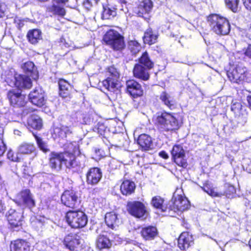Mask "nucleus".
I'll return each instance as SVG.
<instances>
[{
	"instance_id": "nucleus-1",
	"label": "nucleus",
	"mask_w": 251,
	"mask_h": 251,
	"mask_svg": "<svg viewBox=\"0 0 251 251\" xmlns=\"http://www.w3.org/2000/svg\"><path fill=\"white\" fill-rule=\"evenodd\" d=\"M207 21L211 30L218 35H227L230 30V25L227 19L217 14L208 17Z\"/></svg>"
},
{
	"instance_id": "nucleus-2",
	"label": "nucleus",
	"mask_w": 251,
	"mask_h": 251,
	"mask_svg": "<svg viewBox=\"0 0 251 251\" xmlns=\"http://www.w3.org/2000/svg\"><path fill=\"white\" fill-rule=\"evenodd\" d=\"M154 122L159 128L166 131L176 130L180 127L176 114L167 112L158 113Z\"/></svg>"
},
{
	"instance_id": "nucleus-3",
	"label": "nucleus",
	"mask_w": 251,
	"mask_h": 251,
	"mask_svg": "<svg viewBox=\"0 0 251 251\" xmlns=\"http://www.w3.org/2000/svg\"><path fill=\"white\" fill-rule=\"evenodd\" d=\"M5 81L9 85L19 89H29L32 85L31 79L28 76L18 74L13 69L10 70L6 74Z\"/></svg>"
},
{
	"instance_id": "nucleus-4",
	"label": "nucleus",
	"mask_w": 251,
	"mask_h": 251,
	"mask_svg": "<svg viewBox=\"0 0 251 251\" xmlns=\"http://www.w3.org/2000/svg\"><path fill=\"white\" fill-rule=\"evenodd\" d=\"M103 41L115 50H121L125 47L124 37L118 31L113 29L108 30L105 33Z\"/></svg>"
},
{
	"instance_id": "nucleus-5",
	"label": "nucleus",
	"mask_w": 251,
	"mask_h": 251,
	"mask_svg": "<svg viewBox=\"0 0 251 251\" xmlns=\"http://www.w3.org/2000/svg\"><path fill=\"white\" fill-rule=\"evenodd\" d=\"M66 217L68 223L74 228L83 227L88 222L86 214L80 210L69 211L66 213Z\"/></svg>"
},
{
	"instance_id": "nucleus-6",
	"label": "nucleus",
	"mask_w": 251,
	"mask_h": 251,
	"mask_svg": "<svg viewBox=\"0 0 251 251\" xmlns=\"http://www.w3.org/2000/svg\"><path fill=\"white\" fill-rule=\"evenodd\" d=\"M169 205L168 214L174 217L175 213L187 210L189 206V201L186 198L177 195L173 197Z\"/></svg>"
},
{
	"instance_id": "nucleus-7",
	"label": "nucleus",
	"mask_w": 251,
	"mask_h": 251,
	"mask_svg": "<svg viewBox=\"0 0 251 251\" xmlns=\"http://www.w3.org/2000/svg\"><path fill=\"white\" fill-rule=\"evenodd\" d=\"M127 210L132 216L144 220L148 215V212L145 204L139 201L128 202L127 204Z\"/></svg>"
},
{
	"instance_id": "nucleus-8",
	"label": "nucleus",
	"mask_w": 251,
	"mask_h": 251,
	"mask_svg": "<svg viewBox=\"0 0 251 251\" xmlns=\"http://www.w3.org/2000/svg\"><path fill=\"white\" fill-rule=\"evenodd\" d=\"M108 76L102 82V83L106 89L114 92L120 87V74L113 67L108 68Z\"/></svg>"
},
{
	"instance_id": "nucleus-9",
	"label": "nucleus",
	"mask_w": 251,
	"mask_h": 251,
	"mask_svg": "<svg viewBox=\"0 0 251 251\" xmlns=\"http://www.w3.org/2000/svg\"><path fill=\"white\" fill-rule=\"evenodd\" d=\"M247 71L246 67L242 64H238L232 70L228 71L227 75L231 82L238 83L246 79Z\"/></svg>"
},
{
	"instance_id": "nucleus-10",
	"label": "nucleus",
	"mask_w": 251,
	"mask_h": 251,
	"mask_svg": "<svg viewBox=\"0 0 251 251\" xmlns=\"http://www.w3.org/2000/svg\"><path fill=\"white\" fill-rule=\"evenodd\" d=\"M14 201L19 205L29 208L34 206L35 204L33 196L28 189H25L18 193Z\"/></svg>"
},
{
	"instance_id": "nucleus-11",
	"label": "nucleus",
	"mask_w": 251,
	"mask_h": 251,
	"mask_svg": "<svg viewBox=\"0 0 251 251\" xmlns=\"http://www.w3.org/2000/svg\"><path fill=\"white\" fill-rule=\"evenodd\" d=\"M62 203L65 206L74 208L78 204V198L75 192L73 190H66L61 196Z\"/></svg>"
},
{
	"instance_id": "nucleus-12",
	"label": "nucleus",
	"mask_w": 251,
	"mask_h": 251,
	"mask_svg": "<svg viewBox=\"0 0 251 251\" xmlns=\"http://www.w3.org/2000/svg\"><path fill=\"white\" fill-rule=\"evenodd\" d=\"M171 154L175 162L179 166L184 168L187 166V163L184 159V151L180 145L174 146Z\"/></svg>"
},
{
	"instance_id": "nucleus-13",
	"label": "nucleus",
	"mask_w": 251,
	"mask_h": 251,
	"mask_svg": "<svg viewBox=\"0 0 251 251\" xmlns=\"http://www.w3.org/2000/svg\"><path fill=\"white\" fill-rule=\"evenodd\" d=\"M28 97L31 102L38 106H42L46 102L44 91L40 87L35 88L30 93Z\"/></svg>"
},
{
	"instance_id": "nucleus-14",
	"label": "nucleus",
	"mask_w": 251,
	"mask_h": 251,
	"mask_svg": "<svg viewBox=\"0 0 251 251\" xmlns=\"http://www.w3.org/2000/svg\"><path fill=\"white\" fill-rule=\"evenodd\" d=\"M82 242L83 240L75 234H70L64 238V244L71 251H77L80 248Z\"/></svg>"
},
{
	"instance_id": "nucleus-15",
	"label": "nucleus",
	"mask_w": 251,
	"mask_h": 251,
	"mask_svg": "<svg viewBox=\"0 0 251 251\" xmlns=\"http://www.w3.org/2000/svg\"><path fill=\"white\" fill-rule=\"evenodd\" d=\"M7 97L11 105L13 106H24L25 104V96L14 90L9 91Z\"/></svg>"
},
{
	"instance_id": "nucleus-16",
	"label": "nucleus",
	"mask_w": 251,
	"mask_h": 251,
	"mask_svg": "<svg viewBox=\"0 0 251 251\" xmlns=\"http://www.w3.org/2000/svg\"><path fill=\"white\" fill-rule=\"evenodd\" d=\"M102 177L100 169L97 167L90 168L86 174V182L88 184H97Z\"/></svg>"
},
{
	"instance_id": "nucleus-17",
	"label": "nucleus",
	"mask_w": 251,
	"mask_h": 251,
	"mask_svg": "<svg viewBox=\"0 0 251 251\" xmlns=\"http://www.w3.org/2000/svg\"><path fill=\"white\" fill-rule=\"evenodd\" d=\"M193 244V237L188 232H182L178 239V246L181 250H186Z\"/></svg>"
},
{
	"instance_id": "nucleus-18",
	"label": "nucleus",
	"mask_w": 251,
	"mask_h": 251,
	"mask_svg": "<svg viewBox=\"0 0 251 251\" xmlns=\"http://www.w3.org/2000/svg\"><path fill=\"white\" fill-rule=\"evenodd\" d=\"M7 220L13 228H18L22 225V216L21 213L14 209L9 210L7 214Z\"/></svg>"
},
{
	"instance_id": "nucleus-19",
	"label": "nucleus",
	"mask_w": 251,
	"mask_h": 251,
	"mask_svg": "<svg viewBox=\"0 0 251 251\" xmlns=\"http://www.w3.org/2000/svg\"><path fill=\"white\" fill-rule=\"evenodd\" d=\"M63 153H51L50 158V166L54 170H60L63 166Z\"/></svg>"
},
{
	"instance_id": "nucleus-20",
	"label": "nucleus",
	"mask_w": 251,
	"mask_h": 251,
	"mask_svg": "<svg viewBox=\"0 0 251 251\" xmlns=\"http://www.w3.org/2000/svg\"><path fill=\"white\" fill-rule=\"evenodd\" d=\"M127 92L133 97L135 98L143 95V90L141 85L134 80H129L126 82Z\"/></svg>"
},
{
	"instance_id": "nucleus-21",
	"label": "nucleus",
	"mask_w": 251,
	"mask_h": 251,
	"mask_svg": "<svg viewBox=\"0 0 251 251\" xmlns=\"http://www.w3.org/2000/svg\"><path fill=\"white\" fill-rule=\"evenodd\" d=\"M141 235L145 240L151 241L155 239L158 234L156 226H149L142 228Z\"/></svg>"
},
{
	"instance_id": "nucleus-22",
	"label": "nucleus",
	"mask_w": 251,
	"mask_h": 251,
	"mask_svg": "<svg viewBox=\"0 0 251 251\" xmlns=\"http://www.w3.org/2000/svg\"><path fill=\"white\" fill-rule=\"evenodd\" d=\"M150 69L141 64H136L133 71L134 76L142 80H147L150 77V75L148 73V70Z\"/></svg>"
},
{
	"instance_id": "nucleus-23",
	"label": "nucleus",
	"mask_w": 251,
	"mask_h": 251,
	"mask_svg": "<svg viewBox=\"0 0 251 251\" xmlns=\"http://www.w3.org/2000/svg\"><path fill=\"white\" fill-rule=\"evenodd\" d=\"M11 251H30V244L25 240L18 239L11 243Z\"/></svg>"
},
{
	"instance_id": "nucleus-24",
	"label": "nucleus",
	"mask_w": 251,
	"mask_h": 251,
	"mask_svg": "<svg viewBox=\"0 0 251 251\" xmlns=\"http://www.w3.org/2000/svg\"><path fill=\"white\" fill-rule=\"evenodd\" d=\"M72 132L71 128L67 126H55L53 129L52 136L54 139L58 137L63 139L66 137L68 135L71 134Z\"/></svg>"
},
{
	"instance_id": "nucleus-25",
	"label": "nucleus",
	"mask_w": 251,
	"mask_h": 251,
	"mask_svg": "<svg viewBox=\"0 0 251 251\" xmlns=\"http://www.w3.org/2000/svg\"><path fill=\"white\" fill-rule=\"evenodd\" d=\"M24 72L27 74H30V76L34 79L38 77V72L34 63L31 61H27L22 65Z\"/></svg>"
},
{
	"instance_id": "nucleus-26",
	"label": "nucleus",
	"mask_w": 251,
	"mask_h": 251,
	"mask_svg": "<svg viewBox=\"0 0 251 251\" xmlns=\"http://www.w3.org/2000/svg\"><path fill=\"white\" fill-rule=\"evenodd\" d=\"M105 222L107 226L112 229H114L118 226L119 220L117 215L113 212L107 213L105 216Z\"/></svg>"
},
{
	"instance_id": "nucleus-27",
	"label": "nucleus",
	"mask_w": 251,
	"mask_h": 251,
	"mask_svg": "<svg viewBox=\"0 0 251 251\" xmlns=\"http://www.w3.org/2000/svg\"><path fill=\"white\" fill-rule=\"evenodd\" d=\"M111 245L110 240L106 235L100 234L98 236L96 241V246L99 249H109Z\"/></svg>"
},
{
	"instance_id": "nucleus-28",
	"label": "nucleus",
	"mask_w": 251,
	"mask_h": 251,
	"mask_svg": "<svg viewBox=\"0 0 251 251\" xmlns=\"http://www.w3.org/2000/svg\"><path fill=\"white\" fill-rule=\"evenodd\" d=\"M137 143L145 150H148L151 148L152 144L151 137L145 134H141L139 136Z\"/></svg>"
},
{
	"instance_id": "nucleus-29",
	"label": "nucleus",
	"mask_w": 251,
	"mask_h": 251,
	"mask_svg": "<svg viewBox=\"0 0 251 251\" xmlns=\"http://www.w3.org/2000/svg\"><path fill=\"white\" fill-rule=\"evenodd\" d=\"M135 183L129 180L124 181L121 185V191L124 195L131 194L135 190Z\"/></svg>"
},
{
	"instance_id": "nucleus-30",
	"label": "nucleus",
	"mask_w": 251,
	"mask_h": 251,
	"mask_svg": "<svg viewBox=\"0 0 251 251\" xmlns=\"http://www.w3.org/2000/svg\"><path fill=\"white\" fill-rule=\"evenodd\" d=\"M152 7L153 2L151 0H143L138 7V14L140 15L144 13H148L151 10Z\"/></svg>"
},
{
	"instance_id": "nucleus-31",
	"label": "nucleus",
	"mask_w": 251,
	"mask_h": 251,
	"mask_svg": "<svg viewBox=\"0 0 251 251\" xmlns=\"http://www.w3.org/2000/svg\"><path fill=\"white\" fill-rule=\"evenodd\" d=\"M63 153V165L66 168H74L77 165L75 156L71 153L65 152Z\"/></svg>"
},
{
	"instance_id": "nucleus-32",
	"label": "nucleus",
	"mask_w": 251,
	"mask_h": 251,
	"mask_svg": "<svg viewBox=\"0 0 251 251\" xmlns=\"http://www.w3.org/2000/svg\"><path fill=\"white\" fill-rule=\"evenodd\" d=\"M28 41L32 44L37 43L41 39V32L38 29L29 30L27 34Z\"/></svg>"
},
{
	"instance_id": "nucleus-33",
	"label": "nucleus",
	"mask_w": 251,
	"mask_h": 251,
	"mask_svg": "<svg viewBox=\"0 0 251 251\" xmlns=\"http://www.w3.org/2000/svg\"><path fill=\"white\" fill-rule=\"evenodd\" d=\"M28 126L35 129H40L42 126L41 119L37 115H32L27 120Z\"/></svg>"
},
{
	"instance_id": "nucleus-34",
	"label": "nucleus",
	"mask_w": 251,
	"mask_h": 251,
	"mask_svg": "<svg viewBox=\"0 0 251 251\" xmlns=\"http://www.w3.org/2000/svg\"><path fill=\"white\" fill-rule=\"evenodd\" d=\"M159 99L164 105L170 108L174 106V101L173 98L165 91L161 93L159 96Z\"/></svg>"
},
{
	"instance_id": "nucleus-35",
	"label": "nucleus",
	"mask_w": 251,
	"mask_h": 251,
	"mask_svg": "<svg viewBox=\"0 0 251 251\" xmlns=\"http://www.w3.org/2000/svg\"><path fill=\"white\" fill-rule=\"evenodd\" d=\"M157 35L153 33L151 29H148L145 32L144 36V42L146 44L151 45L155 43L157 39Z\"/></svg>"
},
{
	"instance_id": "nucleus-36",
	"label": "nucleus",
	"mask_w": 251,
	"mask_h": 251,
	"mask_svg": "<svg viewBox=\"0 0 251 251\" xmlns=\"http://www.w3.org/2000/svg\"><path fill=\"white\" fill-rule=\"evenodd\" d=\"M35 150L33 144L28 143H23L20 145L18 148V152L21 154H30Z\"/></svg>"
},
{
	"instance_id": "nucleus-37",
	"label": "nucleus",
	"mask_w": 251,
	"mask_h": 251,
	"mask_svg": "<svg viewBox=\"0 0 251 251\" xmlns=\"http://www.w3.org/2000/svg\"><path fill=\"white\" fill-rule=\"evenodd\" d=\"M164 200L160 196H155L152 198L151 204L155 208L162 210V211H168V208L164 209L163 203Z\"/></svg>"
},
{
	"instance_id": "nucleus-38",
	"label": "nucleus",
	"mask_w": 251,
	"mask_h": 251,
	"mask_svg": "<svg viewBox=\"0 0 251 251\" xmlns=\"http://www.w3.org/2000/svg\"><path fill=\"white\" fill-rule=\"evenodd\" d=\"M139 64L148 69H151L153 66V63L150 59L148 53L144 52L139 59Z\"/></svg>"
},
{
	"instance_id": "nucleus-39",
	"label": "nucleus",
	"mask_w": 251,
	"mask_h": 251,
	"mask_svg": "<svg viewBox=\"0 0 251 251\" xmlns=\"http://www.w3.org/2000/svg\"><path fill=\"white\" fill-rule=\"evenodd\" d=\"M103 10L102 14L103 19H110L116 16L117 13L115 8H110L108 6H103Z\"/></svg>"
},
{
	"instance_id": "nucleus-40",
	"label": "nucleus",
	"mask_w": 251,
	"mask_h": 251,
	"mask_svg": "<svg viewBox=\"0 0 251 251\" xmlns=\"http://www.w3.org/2000/svg\"><path fill=\"white\" fill-rule=\"evenodd\" d=\"M48 221V219L44 217H40L39 218H35L33 220L31 224L34 227L39 230Z\"/></svg>"
},
{
	"instance_id": "nucleus-41",
	"label": "nucleus",
	"mask_w": 251,
	"mask_h": 251,
	"mask_svg": "<svg viewBox=\"0 0 251 251\" xmlns=\"http://www.w3.org/2000/svg\"><path fill=\"white\" fill-rule=\"evenodd\" d=\"M128 47L132 54L138 53L141 48L140 45L135 40H131L128 42Z\"/></svg>"
},
{
	"instance_id": "nucleus-42",
	"label": "nucleus",
	"mask_w": 251,
	"mask_h": 251,
	"mask_svg": "<svg viewBox=\"0 0 251 251\" xmlns=\"http://www.w3.org/2000/svg\"><path fill=\"white\" fill-rule=\"evenodd\" d=\"M239 1V0H225L226 6L234 12L237 10Z\"/></svg>"
},
{
	"instance_id": "nucleus-43",
	"label": "nucleus",
	"mask_w": 251,
	"mask_h": 251,
	"mask_svg": "<svg viewBox=\"0 0 251 251\" xmlns=\"http://www.w3.org/2000/svg\"><path fill=\"white\" fill-rule=\"evenodd\" d=\"M226 190L224 194L228 198H232L236 193V189L235 187L230 184H227L226 185Z\"/></svg>"
},
{
	"instance_id": "nucleus-44",
	"label": "nucleus",
	"mask_w": 251,
	"mask_h": 251,
	"mask_svg": "<svg viewBox=\"0 0 251 251\" xmlns=\"http://www.w3.org/2000/svg\"><path fill=\"white\" fill-rule=\"evenodd\" d=\"M50 11L53 12L54 14L60 16H64L65 14L64 8L60 6L56 5L55 3L53 4V5L50 8Z\"/></svg>"
},
{
	"instance_id": "nucleus-45",
	"label": "nucleus",
	"mask_w": 251,
	"mask_h": 251,
	"mask_svg": "<svg viewBox=\"0 0 251 251\" xmlns=\"http://www.w3.org/2000/svg\"><path fill=\"white\" fill-rule=\"evenodd\" d=\"M39 148L44 152H46L49 151L47 144L37 136H35Z\"/></svg>"
},
{
	"instance_id": "nucleus-46",
	"label": "nucleus",
	"mask_w": 251,
	"mask_h": 251,
	"mask_svg": "<svg viewBox=\"0 0 251 251\" xmlns=\"http://www.w3.org/2000/svg\"><path fill=\"white\" fill-rule=\"evenodd\" d=\"M59 90H70L71 86L70 84L64 79H60L58 82Z\"/></svg>"
},
{
	"instance_id": "nucleus-47",
	"label": "nucleus",
	"mask_w": 251,
	"mask_h": 251,
	"mask_svg": "<svg viewBox=\"0 0 251 251\" xmlns=\"http://www.w3.org/2000/svg\"><path fill=\"white\" fill-rule=\"evenodd\" d=\"M98 1L99 0H85L83 2V6L86 9L90 10L93 6L98 3Z\"/></svg>"
},
{
	"instance_id": "nucleus-48",
	"label": "nucleus",
	"mask_w": 251,
	"mask_h": 251,
	"mask_svg": "<svg viewBox=\"0 0 251 251\" xmlns=\"http://www.w3.org/2000/svg\"><path fill=\"white\" fill-rule=\"evenodd\" d=\"M202 190L212 197H221L223 196L222 193H218L216 192L214 188H211L210 189H206V188H202Z\"/></svg>"
},
{
	"instance_id": "nucleus-49",
	"label": "nucleus",
	"mask_w": 251,
	"mask_h": 251,
	"mask_svg": "<svg viewBox=\"0 0 251 251\" xmlns=\"http://www.w3.org/2000/svg\"><path fill=\"white\" fill-rule=\"evenodd\" d=\"M242 105L240 102H235L233 103L231 106V110L235 113H238L241 109Z\"/></svg>"
},
{
	"instance_id": "nucleus-50",
	"label": "nucleus",
	"mask_w": 251,
	"mask_h": 251,
	"mask_svg": "<svg viewBox=\"0 0 251 251\" xmlns=\"http://www.w3.org/2000/svg\"><path fill=\"white\" fill-rule=\"evenodd\" d=\"M77 118L78 119L77 122L81 124H86L88 122V119L86 118L84 115L80 113L77 114Z\"/></svg>"
},
{
	"instance_id": "nucleus-51",
	"label": "nucleus",
	"mask_w": 251,
	"mask_h": 251,
	"mask_svg": "<svg viewBox=\"0 0 251 251\" xmlns=\"http://www.w3.org/2000/svg\"><path fill=\"white\" fill-rule=\"evenodd\" d=\"M6 6L4 3L0 2V18H3L5 15Z\"/></svg>"
},
{
	"instance_id": "nucleus-52",
	"label": "nucleus",
	"mask_w": 251,
	"mask_h": 251,
	"mask_svg": "<svg viewBox=\"0 0 251 251\" xmlns=\"http://www.w3.org/2000/svg\"><path fill=\"white\" fill-rule=\"evenodd\" d=\"M7 157L9 159L13 161H18V158L16 155H15L14 152L12 151H8L7 153Z\"/></svg>"
},
{
	"instance_id": "nucleus-53",
	"label": "nucleus",
	"mask_w": 251,
	"mask_h": 251,
	"mask_svg": "<svg viewBox=\"0 0 251 251\" xmlns=\"http://www.w3.org/2000/svg\"><path fill=\"white\" fill-rule=\"evenodd\" d=\"M59 95L62 98H67L70 95V90H59Z\"/></svg>"
},
{
	"instance_id": "nucleus-54",
	"label": "nucleus",
	"mask_w": 251,
	"mask_h": 251,
	"mask_svg": "<svg viewBox=\"0 0 251 251\" xmlns=\"http://www.w3.org/2000/svg\"><path fill=\"white\" fill-rule=\"evenodd\" d=\"M243 3L247 9L251 10V0H243Z\"/></svg>"
},
{
	"instance_id": "nucleus-55",
	"label": "nucleus",
	"mask_w": 251,
	"mask_h": 251,
	"mask_svg": "<svg viewBox=\"0 0 251 251\" xmlns=\"http://www.w3.org/2000/svg\"><path fill=\"white\" fill-rule=\"evenodd\" d=\"M244 53L247 56L251 58V45H249L248 46V47L247 49L246 50Z\"/></svg>"
},
{
	"instance_id": "nucleus-56",
	"label": "nucleus",
	"mask_w": 251,
	"mask_h": 251,
	"mask_svg": "<svg viewBox=\"0 0 251 251\" xmlns=\"http://www.w3.org/2000/svg\"><path fill=\"white\" fill-rule=\"evenodd\" d=\"M159 156L164 158V159H167L169 157V156L167 152L165 151H161L159 153Z\"/></svg>"
},
{
	"instance_id": "nucleus-57",
	"label": "nucleus",
	"mask_w": 251,
	"mask_h": 251,
	"mask_svg": "<svg viewBox=\"0 0 251 251\" xmlns=\"http://www.w3.org/2000/svg\"><path fill=\"white\" fill-rule=\"evenodd\" d=\"M5 150V145L2 143V145H0V156L2 155Z\"/></svg>"
},
{
	"instance_id": "nucleus-58",
	"label": "nucleus",
	"mask_w": 251,
	"mask_h": 251,
	"mask_svg": "<svg viewBox=\"0 0 251 251\" xmlns=\"http://www.w3.org/2000/svg\"><path fill=\"white\" fill-rule=\"evenodd\" d=\"M68 0H53V3H65Z\"/></svg>"
},
{
	"instance_id": "nucleus-59",
	"label": "nucleus",
	"mask_w": 251,
	"mask_h": 251,
	"mask_svg": "<svg viewBox=\"0 0 251 251\" xmlns=\"http://www.w3.org/2000/svg\"><path fill=\"white\" fill-rule=\"evenodd\" d=\"M202 188H206V189H210L211 187L209 184L206 183L204 185L203 187H201L202 189Z\"/></svg>"
},
{
	"instance_id": "nucleus-60",
	"label": "nucleus",
	"mask_w": 251,
	"mask_h": 251,
	"mask_svg": "<svg viewBox=\"0 0 251 251\" xmlns=\"http://www.w3.org/2000/svg\"><path fill=\"white\" fill-rule=\"evenodd\" d=\"M20 131H19L18 130H14V134L18 135H20Z\"/></svg>"
},
{
	"instance_id": "nucleus-61",
	"label": "nucleus",
	"mask_w": 251,
	"mask_h": 251,
	"mask_svg": "<svg viewBox=\"0 0 251 251\" xmlns=\"http://www.w3.org/2000/svg\"><path fill=\"white\" fill-rule=\"evenodd\" d=\"M248 101L250 107H251V97L248 98Z\"/></svg>"
},
{
	"instance_id": "nucleus-62",
	"label": "nucleus",
	"mask_w": 251,
	"mask_h": 251,
	"mask_svg": "<svg viewBox=\"0 0 251 251\" xmlns=\"http://www.w3.org/2000/svg\"><path fill=\"white\" fill-rule=\"evenodd\" d=\"M120 0V2L122 3H126V1L125 0Z\"/></svg>"
},
{
	"instance_id": "nucleus-63",
	"label": "nucleus",
	"mask_w": 251,
	"mask_h": 251,
	"mask_svg": "<svg viewBox=\"0 0 251 251\" xmlns=\"http://www.w3.org/2000/svg\"><path fill=\"white\" fill-rule=\"evenodd\" d=\"M24 173L25 174H26V175H30L29 174V173H26V172H25V169H24Z\"/></svg>"
},
{
	"instance_id": "nucleus-64",
	"label": "nucleus",
	"mask_w": 251,
	"mask_h": 251,
	"mask_svg": "<svg viewBox=\"0 0 251 251\" xmlns=\"http://www.w3.org/2000/svg\"><path fill=\"white\" fill-rule=\"evenodd\" d=\"M1 165V162L0 161V166Z\"/></svg>"
}]
</instances>
